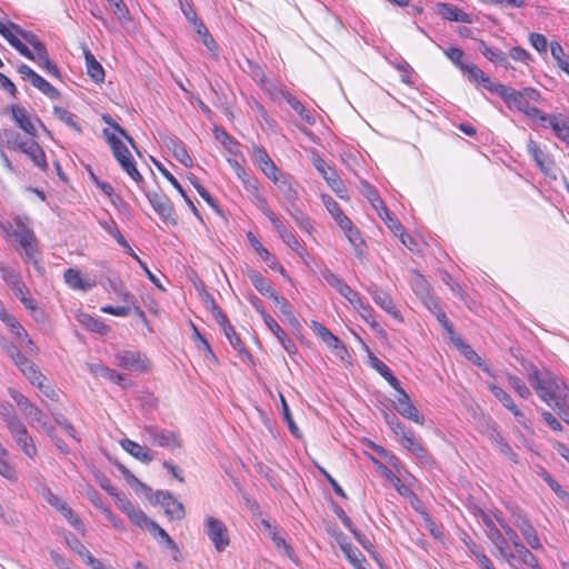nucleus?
<instances>
[{
	"mask_svg": "<svg viewBox=\"0 0 569 569\" xmlns=\"http://www.w3.org/2000/svg\"><path fill=\"white\" fill-rule=\"evenodd\" d=\"M401 445L418 459L425 462L429 461V455L427 449L422 446V443L419 440H417L413 437L412 433L409 437H403Z\"/></svg>",
	"mask_w": 569,
	"mask_h": 569,
	"instance_id": "c9c22d12",
	"label": "nucleus"
},
{
	"mask_svg": "<svg viewBox=\"0 0 569 569\" xmlns=\"http://www.w3.org/2000/svg\"><path fill=\"white\" fill-rule=\"evenodd\" d=\"M31 84L50 99H58L60 97V92L39 74L36 76Z\"/></svg>",
	"mask_w": 569,
	"mask_h": 569,
	"instance_id": "a18cd8bd",
	"label": "nucleus"
},
{
	"mask_svg": "<svg viewBox=\"0 0 569 569\" xmlns=\"http://www.w3.org/2000/svg\"><path fill=\"white\" fill-rule=\"evenodd\" d=\"M121 447L128 453H130L136 459L140 460L143 463H150L153 460V455L151 450L147 447L139 445L130 439L121 440Z\"/></svg>",
	"mask_w": 569,
	"mask_h": 569,
	"instance_id": "4be33fe9",
	"label": "nucleus"
},
{
	"mask_svg": "<svg viewBox=\"0 0 569 569\" xmlns=\"http://www.w3.org/2000/svg\"><path fill=\"white\" fill-rule=\"evenodd\" d=\"M550 51L553 59L557 61L558 67L569 74V62L565 60V51L559 42H551Z\"/></svg>",
	"mask_w": 569,
	"mask_h": 569,
	"instance_id": "864d4df0",
	"label": "nucleus"
},
{
	"mask_svg": "<svg viewBox=\"0 0 569 569\" xmlns=\"http://www.w3.org/2000/svg\"><path fill=\"white\" fill-rule=\"evenodd\" d=\"M270 180L276 184L279 192L282 194V198L287 203L286 207L293 206L295 203L299 202V194L291 176L280 171L274 176V178H271Z\"/></svg>",
	"mask_w": 569,
	"mask_h": 569,
	"instance_id": "9d476101",
	"label": "nucleus"
},
{
	"mask_svg": "<svg viewBox=\"0 0 569 569\" xmlns=\"http://www.w3.org/2000/svg\"><path fill=\"white\" fill-rule=\"evenodd\" d=\"M251 157L252 161L269 179L274 178L280 172L263 147L253 146Z\"/></svg>",
	"mask_w": 569,
	"mask_h": 569,
	"instance_id": "4468645a",
	"label": "nucleus"
},
{
	"mask_svg": "<svg viewBox=\"0 0 569 569\" xmlns=\"http://www.w3.org/2000/svg\"><path fill=\"white\" fill-rule=\"evenodd\" d=\"M118 470L121 472V475L124 477L126 481L132 487V488H140L146 495H149L151 492V488L147 486L146 483L141 482L137 477H134L133 473L129 469H127L123 465L117 463Z\"/></svg>",
	"mask_w": 569,
	"mask_h": 569,
	"instance_id": "3c124183",
	"label": "nucleus"
},
{
	"mask_svg": "<svg viewBox=\"0 0 569 569\" xmlns=\"http://www.w3.org/2000/svg\"><path fill=\"white\" fill-rule=\"evenodd\" d=\"M117 365L131 371H147L148 360L138 351L124 350L116 353Z\"/></svg>",
	"mask_w": 569,
	"mask_h": 569,
	"instance_id": "1a4fd4ad",
	"label": "nucleus"
},
{
	"mask_svg": "<svg viewBox=\"0 0 569 569\" xmlns=\"http://www.w3.org/2000/svg\"><path fill=\"white\" fill-rule=\"evenodd\" d=\"M28 140H23L21 134L13 129H3L0 131V143L10 150L22 151Z\"/></svg>",
	"mask_w": 569,
	"mask_h": 569,
	"instance_id": "b1692460",
	"label": "nucleus"
},
{
	"mask_svg": "<svg viewBox=\"0 0 569 569\" xmlns=\"http://www.w3.org/2000/svg\"><path fill=\"white\" fill-rule=\"evenodd\" d=\"M42 495L51 507L56 508L62 513L70 526H72L78 531L83 530V523L81 519L73 512V510L68 506L66 501L54 495L49 488H44Z\"/></svg>",
	"mask_w": 569,
	"mask_h": 569,
	"instance_id": "423d86ee",
	"label": "nucleus"
},
{
	"mask_svg": "<svg viewBox=\"0 0 569 569\" xmlns=\"http://www.w3.org/2000/svg\"><path fill=\"white\" fill-rule=\"evenodd\" d=\"M213 134L230 154L236 156L239 153V142L236 141L224 129L214 127Z\"/></svg>",
	"mask_w": 569,
	"mask_h": 569,
	"instance_id": "4c0bfd02",
	"label": "nucleus"
},
{
	"mask_svg": "<svg viewBox=\"0 0 569 569\" xmlns=\"http://www.w3.org/2000/svg\"><path fill=\"white\" fill-rule=\"evenodd\" d=\"M266 326L277 337L281 346L286 349L289 355L297 352L295 342L286 335L278 322L272 317H266Z\"/></svg>",
	"mask_w": 569,
	"mask_h": 569,
	"instance_id": "5701e85b",
	"label": "nucleus"
},
{
	"mask_svg": "<svg viewBox=\"0 0 569 569\" xmlns=\"http://www.w3.org/2000/svg\"><path fill=\"white\" fill-rule=\"evenodd\" d=\"M130 521L140 528H146L148 531L151 529V523H154L141 509L136 508L132 513L128 516Z\"/></svg>",
	"mask_w": 569,
	"mask_h": 569,
	"instance_id": "13d9d810",
	"label": "nucleus"
},
{
	"mask_svg": "<svg viewBox=\"0 0 569 569\" xmlns=\"http://www.w3.org/2000/svg\"><path fill=\"white\" fill-rule=\"evenodd\" d=\"M146 196L153 210L160 216V218L164 222H169L172 224L177 223V219L174 218L173 214V204L166 194L158 192H147Z\"/></svg>",
	"mask_w": 569,
	"mask_h": 569,
	"instance_id": "6e6552de",
	"label": "nucleus"
},
{
	"mask_svg": "<svg viewBox=\"0 0 569 569\" xmlns=\"http://www.w3.org/2000/svg\"><path fill=\"white\" fill-rule=\"evenodd\" d=\"M451 339L469 361L477 366H481V357L470 346L466 345L460 337H451Z\"/></svg>",
	"mask_w": 569,
	"mask_h": 569,
	"instance_id": "5fc2aeb1",
	"label": "nucleus"
},
{
	"mask_svg": "<svg viewBox=\"0 0 569 569\" xmlns=\"http://www.w3.org/2000/svg\"><path fill=\"white\" fill-rule=\"evenodd\" d=\"M0 476L10 481H17L16 465L11 462L10 457L0 458Z\"/></svg>",
	"mask_w": 569,
	"mask_h": 569,
	"instance_id": "6e6d98bb",
	"label": "nucleus"
},
{
	"mask_svg": "<svg viewBox=\"0 0 569 569\" xmlns=\"http://www.w3.org/2000/svg\"><path fill=\"white\" fill-rule=\"evenodd\" d=\"M4 416L7 428L18 449L21 450L28 458L33 459L38 455V449L26 425L17 415Z\"/></svg>",
	"mask_w": 569,
	"mask_h": 569,
	"instance_id": "f03ea898",
	"label": "nucleus"
},
{
	"mask_svg": "<svg viewBox=\"0 0 569 569\" xmlns=\"http://www.w3.org/2000/svg\"><path fill=\"white\" fill-rule=\"evenodd\" d=\"M509 385L515 389V391L523 399H528L531 396L530 389L527 385L517 376L508 377Z\"/></svg>",
	"mask_w": 569,
	"mask_h": 569,
	"instance_id": "338daca9",
	"label": "nucleus"
},
{
	"mask_svg": "<svg viewBox=\"0 0 569 569\" xmlns=\"http://www.w3.org/2000/svg\"><path fill=\"white\" fill-rule=\"evenodd\" d=\"M395 408L402 417L418 425H423V416L419 413L409 395L405 390H401L400 395L397 397Z\"/></svg>",
	"mask_w": 569,
	"mask_h": 569,
	"instance_id": "f8f14e48",
	"label": "nucleus"
},
{
	"mask_svg": "<svg viewBox=\"0 0 569 569\" xmlns=\"http://www.w3.org/2000/svg\"><path fill=\"white\" fill-rule=\"evenodd\" d=\"M531 377L537 396L558 413L565 412V407L569 406V387L565 381L548 369L535 371Z\"/></svg>",
	"mask_w": 569,
	"mask_h": 569,
	"instance_id": "f257e3e1",
	"label": "nucleus"
},
{
	"mask_svg": "<svg viewBox=\"0 0 569 569\" xmlns=\"http://www.w3.org/2000/svg\"><path fill=\"white\" fill-rule=\"evenodd\" d=\"M10 111L12 119L17 123V126L31 138H36L37 129L33 122L31 121L30 117L28 116L26 108L19 104H12L10 107Z\"/></svg>",
	"mask_w": 569,
	"mask_h": 569,
	"instance_id": "f3484780",
	"label": "nucleus"
},
{
	"mask_svg": "<svg viewBox=\"0 0 569 569\" xmlns=\"http://www.w3.org/2000/svg\"><path fill=\"white\" fill-rule=\"evenodd\" d=\"M100 224L118 242L119 246L127 249L130 254L133 253L129 242L120 232L114 220L110 219L109 221L100 222Z\"/></svg>",
	"mask_w": 569,
	"mask_h": 569,
	"instance_id": "ea45409f",
	"label": "nucleus"
},
{
	"mask_svg": "<svg viewBox=\"0 0 569 569\" xmlns=\"http://www.w3.org/2000/svg\"><path fill=\"white\" fill-rule=\"evenodd\" d=\"M142 432L146 439L153 446L169 450L179 449L182 446L180 438L174 431L160 428L159 426H144Z\"/></svg>",
	"mask_w": 569,
	"mask_h": 569,
	"instance_id": "7ed1b4c3",
	"label": "nucleus"
},
{
	"mask_svg": "<svg viewBox=\"0 0 569 569\" xmlns=\"http://www.w3.org/2000/svg\"><path fill=\"white\" fill-rule=\"evenodd\" d=\"M516 549V557H519L521 562L527 567H535L537 565V557L523 545L522 541L513 546Z\"/></svg>",
	"mask_w": 569,
	"mask_h": 569,
	"instance_id": "8fccbe9b",
	"label": "nucleus"
},
{
	"mask_svg": "<svg viewBox=\"0 0 569 569\" xmlns=\"http://www.w3.org/2000/svg\"><path fill=\"white\" fill-rule=\"evenodd\" d=\"M478 50L492 63L500 66L505 69L511 68V64L508 59V54H506L499 48H493L488 46L483 40H478Z\"/></svg>",
	"mask_w": 569,
	"mask_h": 569,
	"instance_id": "6ab92c4d",
	"label": "nucleus"
},
{
	"mask_svg": "<svg viewBox=\"0 0 569 569\" xmlns=\"http://www.w3.org/2000/svg\"><path fill=\"white\" fill-rule=\"evenodd\" d=\"M527 150L537 166L541 169V171L548 173L551 169L552 162L550 161L549 157L541 150L539 144L530 139L527 143Z\"/></svg>",
	"mask_w": 569,
	"mask_h": 569,
	"instance_id": "cd10ccee",
	"label": "nucleus"
},
{
	"mask_svg": "<svg viewBox=\"0 0 569 569\" xmlns=\"http://www.w3.org/2000/svg\"><path fill=\"white\" fill-rule=\"evenodd\" d=\"M490 390L493 396L502 403V406L506 407L509 411L511 409L516 410V403L513 402L511 396L501 387L493 385L490 387Z\"/></svg>",
	"mask_w": 569,
	"mask_h": 569,
	"instance_id": "052dcab7",
	"label": "nucleus"
},
{
	"mask_svg": "<svg viewBox=\"0 0 569 569\" xmlns=\"http://www.w3.org/2000/svg\"><path fill=\"white\" fill-rule=\"evenodd\" d=\"M79 321L90 331L97 332L99 335H107L110 330L109 326L106 325L103 321H101L98 318H94L89 315H81L79 317Z\"/></svg>",
	"mask_w": 569,
	"mask_h": 569,
	"instance_id": "a19ab883",
	"label": "nucleus"
},
{
	"mask_svg": "<svg viewBox=\"0 0 569 569\" xmlns=\"http://www.w3.org/2000/svg\"><path fill=\"white\" fill-rule=\"evenodd\" d=\"M311 328L330 349L336 350L337 355H340V352H346L343 343L322 323L312 321Z\"/></svg>",
	"mask_w": 569,
	"mask_h": 569,
	"instance_id": "aec40b11",
	"label": "nucleus"
},
{
	"mask_svg": "<svg viewBox=\"0 0 569 569\" xmlns=\"http://www.w3.org/2000/svg\"><path fill=\"white\" fill-rule=\"evenodd\" d=\"M367 291L372 297L373 301L383 309L387 313L398 319L400 317V312L395 306L390 295L377 286H370Z\"/></svg>",
	"mask_w": 569,
	"mask_h": 569,
	"instance_id": "dca6fc26",
	"label": "nucleus"
},
{
	"mask_svg": "<svg viewBox=\"0 0 569 569\" xmlns=\"http://www.w3.org/2000/svg\"><path fill=\"white\" fill-rule=\"evenodd\" d=\"M339 545L347 559L356 569H366L363 566L366 558L356 547L346 540L340 541Z\"/></svg>",
	"mask_w": 569,
	"mask_h": 569,
	"instance_id": "473e14b6",
	"label": "nucleus"
},
{
	"mask_svg": "<svg viewBox=\"0 0 569 569\" xmlns=\"http://www.w3.org/2000/svg\"><path fill=\"white\" fill-rule=\"evenodd\" d=\"M149 532L159 540L161 545H164L167 548L177 550V543L167 533V531L161 528L157 522L151 523V529Z\"/></svg>",
	"mask_w": 569,
	"mask_h": 569,
	"instance_id": "09e8293b",
	"label": "nucleus"
},
{
	"mask_svg": "<svg viewBox=\"0 0 569 569\" xmlns=\"http://www.w3.org/2000/svg\"><path fill=\"white\" fill-rule=\"evenodd\" d=\"M249 239L251 241V244L252 247L254 248V250L257 251V253L259 254V257L267 263V266L274 270V271H279L280 273H283V267L279 263V261L277 260V258L274 256H272L262 244L259 240H257L252 233L250 232L249 233Z\"/></svg>",
	"mask_w": 569,
	"mask_h": 569,
	"instance_id": "a878e982",
	"label": "nucleus"
},
{
	"mask_svg": "<svg viewBox=\"0 0 569 569\" xmlns=\"http://www.w3.org/2000/svg\"><path fill=\"white\" fill-rule=\"evenodd\" d=\"M445 54L447 58L457 66L460 70H465L468 68V64L462 61L463 51L458 47H450L445 50Z\"/></svg>",
	"mask_w": 569,
	"mask_h": 569,
	"instance_id": "0e129e2a",
	"label": "nucleus"
},
{
	"mask_svg": "<svg viewBox=\"0 0 569 569\" xmlns=\"http://www.w3.org/2000/svg\"><path fill=\"white\" fill-rule=\"evenodd\" d=\"M53 113L60 121L64 122L68 127L73 129L76 132L80 133L82 131L81 127L76 121V116L73 113H71L69 110L61 108V107H54Z\"/></svg>",
	"mask_w": 569,
	"mask_h": 569,
	"instance_id": "49530a36",
	"label": "nucleus"
},
{
	"mask_svg": "<svg viewBox=\"0 0 569 569\" xmlns=\"http://www.w3.org/2000/svg\"><path fill=\"white\" fill-rule=\"evenodd\" d=\"M206 533L218 552H222L229 545L230 538L227 526L218 518H204Z\"/></svg>",
	"mask_w": 569,
	"mask_h": 569,
	"instance_id": "39448f33",
	"label": "nucleus"
},
{
	"mask_svg": "<svg viewBox=\"0 0 569 569\" xmlns=\"http://www.w3.org/2000/svg\"><path fill=\"white\" fill-rule=\"evenodd\" d=\"M0 273L1 278L11 290L22 283L20 273L4 262H0Z\"/></svg>",
	"mask_w": 569,
	"mask_h": 569,
	"instance_id": "37998d69",
	"label": "nucleus"
},
{
	"mask_svg": "<svg viewBox=\"0 0 569 569\" xmlns=\"http://www.w3.org/2000/svg\"><path fill=\"white\" fill-rule=\"evenodd\" d=\"M322 203L331 214L339 228L346 224L350 219L343 213L339 203L330 196H322Z\"/></svg>",
	"mask_w": 569,
	"mask_h": 569,
	"instance_id": "72a5a7b5",
	"label": "nucleus"
},
{
	"mask_svg": "<svg viewBox=\"0 0 569 569\" xmlns=\"http://www.w3.org/2000/svg\"><path fill=\"white\" fill-rule=\"evenodd\" d=\"M286 210L290 214V217L295 220V222L298 224V227L308 232L311 233L312 231V223L309 219V217L301 210L299 207V203H295L293 206L286 207Z\"/></svg>",
	"mask_w": 569,
	"mask_h": 569,
	"instance_id": "e433bc0d",
	"label": "nucleus"
},
{
	"mask_svg": "<svg viewBox=\"0 0 569 569\" xmlns=\"http://www.w3.org/2000/svg\"><path fill=\"white\" fill-rule=\"evenodd\" d=\"M103 136L111 147L112 154L121 166V168H126L127 164L133 161L132 156L128 148L122 143V141L112 132H109L108 129L103 130Z\"/></svg>",
	"mask_w": 569,
	"mask_h": 569,
	"instance_id": "ddd939ff",
	"label": "nucleus"
},
{
	"mask_svg": "<svg viewBox=\"0 0 569 569\" xmlns=\"http://www.w3.org/2000/svg\"><path fill=\"white\" fill-rule=\"evenodd\" d=\"M21 412L29 420V423L31 426H33L34 422L39 423L43 420V412L32 402L29 406H27V408Z\"/></svg>",
	"mask_w": 569,
	"mask_h": 569,
	"instance_id": "774afa93",
	"label": "nucleus"
},
{
	"mask_svg": "<svg viewBox=\"0 0 569 569\" xmlns=\"http://www.w3.org/2000/svg\"><path fill=\"white\" fill-rule=\"evenodd\" d=\"M288 104L309 124L316 122L313 113L308 110L296 97L288 93L286 97Z\"/></svg>",
	"mask_w": 569,
	"mask_h": 569,
	"instance_id": "79ce46f5",
	"label": "nucleus"
},
{
	"mask_svg": "<svg viewBox=\"0 0 569 569\" xmlns=\"http://www.w3.org/2000/svg\"><path fill=\"white\" fill-rule=\"evenodd\" d=\"M63 278L66 283L73 290L88 291L96 286V281L83 279L80 271L74 268L67 269Z\"/></svg>",
	"mask_w": 569,
	"mask_h": 569,
	"instance_id": "412c9836",
	"label": "nucleus"
},
{
	"mask_svg": "<svg viewBox=\"0 0 569 569\" xmlns=\"http://www.w3.org/2000/svg\"><path fill=\"white\" fill-rule=\"evenodd\" d=\"M196 31L198 34L201 36L203 44L207 47L209 51L212 52L213 56H217V44L214 39L209 33L207 27L203 24V22H197V26H194Z\"/></svg>",
	"mask_w": 569,
	"mask_h": 569,
	"instance_id": "4d7b16f0",
	"label": "nucleus"
},
{
	"mask_svg": "<svg viewBox=\"0 0 569 569\" xmlns=\"http://www.w3.org/2000/svg\"><path fill=\"white\" fill-rule=\"evenodd\" d=\"M154 164L157 167V169L162 173V176L174 187V189H177L179 191V193L183 197V199L186 200V202L188 203V206L190 207V209L192 210V212L199 217V212H198V209L197 207L194 206V203L190 200V198L188 197V194L186 193L184 189L182 188V186L179 183V181L171 174V172L161 163V162H158V161H154Z\"/></svg>",
	"mask_w": 569,
	"mask_h": 569,
	"instance_id": "7c9ffc66",
	"label": "nucleus"
},
{
	"mask_svg": "<svg viewBox=\"0 0 569 569\" xmlns=\"http://www.w3.org/2000/svg\"><path fill=\"white\" fill-rule=\"evenodd\" d=\"M247 274H248L252 286L261 295L270 298L271 300L273 299L274 296L278 295V292L272 288V286L258 271L251 269V270H248Z\"/></svg>",
	"mask_w": 569,
	"mask_h": 569,
	"instance_id": "c85d7f7f",
	"label": "nucleus"
},
{
	"mask_svg": "<svg viewBox=\"0 0 569 569\" xmlns=\"http://www.w3.org/2000/svg\"><path fill=\"white\" fill-rule=\"evenodd\" d=\"M154 502L161 505L171 519L180 520L184 517L183 505L168 491L158 490L154 493Z\"/></svg>",
	"mask_w": 569,
	"mask_h": 569,
	"instance_id": "9b49d317",
	"label": "nucleus"
},
{
	"mask_svg": "<svg viewBox=\"0 0 569 569\" xmlns=\"http://www.w3.org/2000/svg\"><path fill=\"white\" fill-rule=\"evenodd\" d=\"M33 61L49 76L60 79V71L57 68V66L50 60L48 53L41 56L39 59H36Z\"/></svg>",
	"mask_w": 569,
	"mask_h": 569,
	"instance_id": "e2e57ef3",
	"label": "nucleus"
},
{
	"mask_svg": "<svg viewBox=\"0 0 569 569\" xmlns=\"http://www.w3.org/2000/svg\"><path fill=\"white\" fill-rule=\"evenodd\" d=\"M12 291L27 309L31 311H34L37 309L36 301L30 296V290L23 282L20 286L12 289Z\"/></svg>",
	"mask_w": 569,
	"mask_h": 569,
	"instance_id": "de8ad7c7",
	"label": "nucleus"
},
{
	"mask_svg": "<svg viewBox=\"0 0 569 569\" xmlns=\"http://www.w3.org/2000/svg\"><path fill=\"white\" fill-rule=\"evenodd\" d=\"M313 166L317 171L322 176V178L327 181L328 184H337V178L339 177L336 170L330 167L329 163L325 161V159L320 157H316L313 159Z\"/></svg>",
	"mask_w": 569,
	"mask_h": 569,
	"instance_id": "58836bf2",
	"label": "nucleus"
},
{
	"mask_svg": "<svg viewBox=\"0 0 569 569\" xmlns=\"http://www.w3.org/2000/svg\"><path fill=\"white\" fill-rule=\"evenodd\" d=\"M272 301L274 302L276 307L279 308L280 312L282 313L284 319L289 322V325L295 329H299L300 322L295 317L292 307L288 302V300L278 293L277 296L273 297Z\"/></svg>",
	"mask_w": 569,
	"mask_h": 569,
	"instance_id": "f704fd0d",
	"label": "nucleus"
},
{
	"mask_svg": "<svg viewBox=\"0 0 569 569\" xmlns=\"http://www.w3.org/2000/svg\"><path fill=\"white\" fill-rule=\"evenodd\" d=\"M502 91L500 98L507 103L509 108H515L520 112H523L528 107V102L520 94V92L513 88L507 87L500 89Z\"/></svg>",
	"mask_w": 569,
	"mask_h": 569,
	"instance_id": "bb28decb",
	"label": "nucleus"
},
{
	"mask_svg": "<svg viewBox=\"0 0 569 569\" xmlns=\"http://www.w3.org/2000/svg\"><path fill=\"white\" fill-rule=\"evenodd\" d=\"M259 201L264 206L263 213L268 217L272 223L274 230L278 232L281 240L293 251H296L301 258L306 254V250L301 247L295 234L286 228V226L279 220V218L271 211L264 198L260 197Z\"/></svg>",
	"mask_w": 569,
	"mask_h": 569,
	"instance_id": "20e7f679",
	"label": "nucleus"
},
{
	"mask_svg": "<svg viewBox=\"0 0 569 569\" xmlns=\"http://www.w3.org/2000/svg\"><path fill=\"white\" fill-rule=\"evenodd\" d=\"M84 59L89 77L97 83L102 82L104 80V70L88 49H84Z\"/></svg>",
	"mask_w": 569,
	"mask_h": 569,
	"instance_id": "2f4dec72",
	"label": "nucleus"
},
{
	"mask_svg": "<svg viewBox=\"0 0 569 569\" xmlns=\"http://www.w3.org/2000/svg\"><path fill=\"white\" fill-rule=\"evenodd\" d=\"M89 499L94 507L101 509V511L103 512L108 520H110L114 526H118L117 517L109 507L104 506L102 497L97 491L90 492Z\"/></svg>",
	"mask_w": 569,
	"mask_h": 569,
	"instance_id": "603ef678",
	"label": "nucleus"
},
{
	"mask_svg": "<svg viewBox=\"0 0 569 569\" xmlns=\"http://www.w3.org/2000/svg\"><path fill=\"white\" fill-rule=\"evenodd\" d=\"M163 144L172 152L173 157L187 168L193 166L184 143L177 137L166 136L162 138Z\"/></svg>",
	"mask_w": 569,
	"mask_h": 569,
	"instance_id": "2eb2a0df",
	"label": "nucleus"
},
{
	"mask_svg": "<svg viewBox=\"0 0 569 569\" xmlns=\"http://www.w3.org/2000/svg\"><path fill=\"white\" fill-rule=\"evenodd\" d=\"M30 157L33 163L39 167L42 171L48 170V163L46 160V153L38 142L33 140H29L23 150L21 151Z\"/></svg>",
	"mask_w": 569,
	"mask_h": 569,
	"instance_id": "393cba45",
	"label": "nucleus"
},
{
	"mask_svg": "<svg viewBox=\"0 0 569 569\" xmlns=\"http://www.w3.org/2000/svg\"><path fill=\"white\" fill-rule=\"evenodd\" d=\"M320 274L322 279L337 291H339L341 287L346 283L345 280L339 274L335 273L327 267L320 270Z\"/></svg>",
	"mask_w": 569,
	"mask_h": 569,
	"instance_id": "bf43d9fd",
	"label": "nucleus"
},
{
	"mask_svg": "<svg viewBox=\"0 0 569 569\" xmlns=\"http://www.w3.org/2000/svg\"><path fill=\"white\" fill-rule=\"evenodd\" d=\"M550 127L561 141L569 144V122L560 120L558 116H552Z\"/></svg>",
	"mask_w": 569,
	"mask_h": 569,
	"instance_id": "c03bdc74",
	"label": "nucleus"
},
{
	"mask_svg": "<svg viewBox=\"0 0 569 569\" xmlns=\"http://www.w3.org/2000/svg\"><path fill=\"white\" fill-rule=\"evenodd\" d=\"M437 12L439 16H441L445 20H448V21L462 22V23H471L472 22V18L469 13L462 11L457 6H453L451 3H443V2L438 3Z\"/></svg>",
	"mask_w": 569,
	"mask_h": 569,
	"instance_id": "a211bd4d",
	"label": "nucleus"
},
{
	"mask_svg": "<svg viewBox=\"0 0 569 569\" xmlns=\"http://www.w3.org/2000/svg\"><path fill=\"white\" fill-rule=\"evenodd\" d=\"M229 164L233 169L236 176L243 182L244 187L247 189L253 188L257 190V187L253 182L250 181L248 178V173L246 172L244 168L239 163L236 159H228Z\"/></svg>",
	"mask_w": 569,
	"mask_h": 569,
	"instance_id": "680f3d73",
	"label": "nucleus"
},
{
	"mask_svg": "<svg viewBox=\"0 0 569 569\" xmlns=\"http://www.w3.org/2000/svg\"><path fill=\"white\" fill-rule=\"evenodd\" d=\"M340 229L343 231L350 244H356L359 243V241L363 240L361 238L359 229L353 224L351 220H349L346 224L341 226Z\"/></svg>",
	"mask_w": 569,
	"mask_h": 569,
	"instance_id": "69168bd1",
	"label": "nucleus"
},
{
	"mask_svg": "<svg viewBox=\"0 0 569 569\" xmlns=\"http://www.w3.org/2000/svg\"><path fill=\"white\" fill-rule=\"evenodd\" d=\"M515 526L521 531L530 548L535 550L542 549V543L538 537L537 530L519 509H513L511 512Z\"/></svg>",
	"mask_w": 569,
	"mask_h": 569,
	"instance_id": "0eeeda50",
	"label": "nucleus"
},
{
	"mask_svg": "<svg viewBox=\"0 0 569 569\" xmlns=\"http://www.w3.org/2000/svg\"><path fill=\"white\" fill-rule=\"evenodd\" d=\"M488 538L499 550L500 555L505 557L508 561H511L512 559L516 558V555L513 552H507L509 547L508 539L502 535V532L497 527L491 528L490 532H488Z\"/></svg>",
	"mask_w": 569,
	"mask_h": 569,
	"instance_id": "c756f323",
	"label": "nucleus"
}]
</instances>
